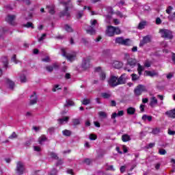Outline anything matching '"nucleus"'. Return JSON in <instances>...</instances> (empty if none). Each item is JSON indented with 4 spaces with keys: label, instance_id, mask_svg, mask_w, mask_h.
<instances>
[{
    "label": "nucleus",
    "instance_id": "obj_1",
    "mask_svg": "<svg viewBox=\"0 0 175 175\" xmlns=\"http://www.w3.org/2000/svg\"><path fill=\"white\" fill-rule=\"evenodd\" d=\"M61 5L64 6V10L59 13V17H67L69 18L70 17V12H69V9H73V3H72V0H68L67 1H61Z\"/></svg>",
    "mask_w": 175,
    "mask_h": 175
},
{
    "label": "nucleus",
    "instance_id": "obj_2",
    "mask_svg": "<svg viewBox=\"0 0 175 175\" xmlns=\"http://www.w3.org/2000/svg\"><path fill=\"white\" fill-rule=\"evenodd\" d=\"M61 51L62 57L66 58L67 61H70V62H73L76 59V57H77V53L75 51L67 53L65 49H62Z\"/></svg>",
    "mask_w": 175,
    "mask_h": 175
},
{
    "label": "nucleus",
    "instance_id": "obj_3",
    "mask_svg": "<svg viewBox=\"0 0 175 175\" xmlns=\"http://www.w3.org/2000/svg\"><path fill=\"white\" fill-rule=\"evenodd\" d=\"M125 83V79L124 77L121 76L118 78L117 77L111 76L110 78V86L111 87H117V85H120V84H124Z\"/></svg>",
    "mask_w": 175,
    "mask_h": 175
},
{
    "label": "nucleus",
    "instance_id": "obj_4",
    "mask_svg": "<svg viewBox=\"0 0 175 175\" xmlns=\"http://www.w3.org/2000/svg\"><path fill=\"white\" fill-rule=\"evenodd\" d=\"M159 33L161 38H165V39H173V33L172 31L166 29H161L159 30Z\"/></svg>",
    "mask_w": 175,
    "mask_h": 175
},
{
    "label": "nucleus",
    "instance_id": "obj_5",
    "mask_svg": "<svg viewBox=\"0 0 175 175\" xmlns=\"http://www.w3.org/2000/svg\"><path fill=\"white\" fill-rule=\"evenodd\" d=\"M135 94L137 96H140L142 93L147 92V87L144 86V85H139L134 90Z\"/></svg>",
    "mask_w": 175,
    "mask_h": 175
},
{
    "label": "nucleus",
    "instance_id": "obj_6",
    "mask_svg": "<svg viewBox=\"0 0 175 175\" xmlns=\"http://www.w3.org/2000/svg\"><path fill=\"white\" fill-rule=\"evenodd\" d=\"M90 62H91V59L89 57L83 59L81 64V68L82 69H83V70H87V69H90L91 66Z\"/></svg>",
    "mask_w": 175,
    "mask_h": 175
},
{
    "label": "nucleus",
    "instance_id": "obj_7",
    "mask_svg": "<svg viewBox=\"0 0 175 175\" xmlns=\"http://www.w3.org/2000/svg\"><path fill=\"white\" fill-rule=\"evenodd\" d=\"M14 20H16V15L8 14L5 18V21L10 24V25H16V22Z\"/></svg>",
    "mask_w": 175,
    "mask_h": 175
},
{
    "label": "nucleus",
    "instance_id": "obj_8",
    "mask_svg": "<svg viewBox=\"0 0 175 175\" xmlns=\"http://www.w3.org/2000/svg\"><path fill=\"white\" fill-rule=\"evenodd\" d=\"M16 173L19 175L24 174V164L21 161L16 163Z\"/></svg>",
    "mask_w": 175,
    "mask_h": 175
},
{
    "label": "nucleus",
    "instance_id": "obj_9",
    "mask_svg": "<svg viewBox=\"0 0 175 175\" xmlns=\"http://www.w3.org/2000/svg\"><path fill=\"white\" fill-rule=\"evenodd\" d=\"M121 33V29L119 27H116L110 26V36H113V35H120Z\"/></svg>",
    "mask_w": 175,
    "mask_h": 175
},
{
    "label": "nucleus",
    "instance_id": "obj_10",
    "mask_svg": "<svg viewBox=\"0 0 175 175\" xmlns=\"http://www.w3.org/2000/svg\"><path fill=\"white\" fill-rule=\"evenodd\" d=\"M38 103V96H36V92H33V94L30 96L29 105L33 106V105H36Z\"/></svg>",
    "mask_w": 175,
    "mask_h": 175
},
{
    "label": "nucleus",
    "instance_id": "obj_11",
    "mask_svg": "<svg viewBox=\"0 0 175 175\" xmlns=\"http://www.w3.org/2000/svg\"><path fill=\"white\" fill-rule=\"evenodd\" d=\"M46 9H47L49 14H51L52 16H53V14H55V5L51 4V5H46Z\"/></svg>",
    "mask_w": 175,
    "mask_h": 175
},
{
    "label": "nucleus",
    "instance_id": "obj_12",
    "mask_svg": "<svg viewBox=\"0 0 175 175\" xmlns=\"http://www.w3.org/2000/svg\"><path fill=\"white\" fill-rule=\"evenodd\" d=\"M150 107H157L158 106V99H157V97L152 96L150 98Z\"/></svg>",
    "mask_w": 175,
    "mask_h": 175
},
{
    "label": "nucleus",
    "instance_id": "obj_13",
    "mask_svg": "<svg viewBox=\"0 0 175 175\" xmlns=\"http://www.w3.org/2000/svg\"><path fill=\"white\" fill-rule=\"evenodd\" d=\"M111 66L116 69H120V68H122V64L119 61L113 60L111 62Z\"/></svg>",
    "mask_w": 175,
    "mask_h": 175
},
{
    "label": "nucleus",
    "instance_id": "obj_14",
    "mask_svg": "<svg viewBox=\"0 0 175 175\" xmlns=\"http://www.w3.org/2000/svg\"><path fill=\"white\" fill-rule=\"evenodd\" d=\"M151 42V38H150V36H146L143 38V40L139 43V46L142 47L146 44V43H150Z\"/></svg>",
    "mask_w": 175,
    "mask_h": 175
},
{
    "label": "nucleus",
    "instance_id": "obj_15",
    "mask_svg": "<svg viewBox=\"0 0 175 175\" xmlns=\"http://www.w3.org/2000/svg\"><path fill=\"white\" fill-rule=\"evenodd\" d=\"M136 59L129 58L127 59V65L130 66V68H135L136 66Z\"/></svg>",
    "mask_w": 175,
    "mask_h": 175
},
{
    "label": "nucleus",
    "instance_id": "obj_16",
    "mask_svg": "<svg viewBox=\"0 0 175 175\" xmlns=\"http://www.w3.org/2000/svg\"><path fill=\"white\" fill-rule=\"evenodd\" d=\"M144 76H149L150 77H154V76H157L158 75V72H157L155 70H146L144 72Z\"/></svg>",
    "mask_w": 175,
    "mask_h": 175
},
{
    "label": "nucleus",
    "instance_id": "obj_17",
    "mask_svg": "<svg viewBox=\"0 0 175 175\" xmlns=\"http://www.w3.org/2000/svg\"><path fill=\"white\" fill-rule=\"evenodd\" d=\"M68 106H75V101L72 98L67 99L66 104L64 105V107H68Z\"/></svg>",
    "mask_w": 175,
    "mask_h": 175
},
{
    "label": "nucleus",
    "instance_id": "obj_18",
    "mask_svg": "<svg viewBox=\"0 0 175 175\" xmlns=\"http://www.w3.org/2000/svg\"><path fill=\"white\" fill-rule=\"evenodd\" d=\"M122 116H124V111H118V113H113L111 115V118L112 120H114V118H117V117H122Z\"/></svg>",
    "mask_w": 175,
    "mask_h": 175
},
{
    "label": "nucleus",
    "instance_id": "obj_19",
    "mask_svg": "<svg viewBox=\"0 0 175 175\" xmlns=\"http://www.w3.org/2000/svg\"><path fill=\"white\" fill-rule=\"evenodd\" d=\"M165 114L170 118H175V109L165 112Z\"/></svg>",
    "mask_w": 175,
    "mask_h": 175
},
{
    "label": "nucleus",
    "instance_id": "obj_20",
    "mask_svg": "<svg viewBox=\"0 0 175 175\" xmlns=\"http://www.w3.org/2000/svg\"><path fill=\"white\" fill-rule=\"evenodd\" d=\"M144 71V66L140 65V64H137V72L139 76L143 75V72Z\"/></svg>",
    "mask_w": 175,
    "mask_h": 175
},
{
    "label": "nucleus",
    "instance_id": "obj_21",
    "mask_svg": "<svg viewBox=\"0 0 175 175\" xmlns=\"http://www.w3.org/2000/svg\"><path fill=\"white\" fill-rule=\"evenodd\" d=\"M122 141L124 142V143L131 141V136H129L128 134H124L122 135Z\"/></svg>",
    "mask_w": 175,
    "mask_h": 175
},
{
    "label": "nucleus",
    "instance_id": "obj_22",
    "mask_svg": "<svg viewBox=\"0 0 175 175\" xmlns=\"http://www.w3.org/2000/svg\"><path fill=\"white\" fill-rule=\"evenodd\" d=\"M135 113H136V109L134 107H131L127 109V114H129V116H133Z\"/></svg>",
    "mask_w": 175,
    "mask_h": 175
},
{
    "label": "nucleus",
    "instance_id": "obj_23",
    "mask_svg": "<svg viewBox=\"0 0 175 175\" xmlns=\"http://www.w3.org/2000/svg\"><path fill=\"white\" fill-rule=\"evenodd\" d=\"M6 83H7V84H8L10 85V90H14L15 83L13 81L10 80L9 79H7Z\"/></svg>",
    "mask_w": 175,
    "mask_h": 175
},
{
    "label": "nucleus",
    "instance_id": "obj_24",
    "mask_svg": "<svg viewBox=\"0 0 175 175\" xmlns=\"http://www.w3.org/2000/svg\"><path fill=\"white\" fill-rule=\"evenodd\" d=\"M90 29H87L86 32L87 33H88L89 35H95L96 33V31L95 30V29L92 27H90Z\"/></svg>",
    "mask_w": 175,
    "mask_h": 175
},
{
    "label": "nucleus",
    "instance_id": "obj_25",
    "mask_svg": "<svg viewBox=\"0 0 175 175\" xmlns=\"http://www.w3.org/2000/svg\"><path fill=\"white\" fill-rule=\"evenodd\" d=\"M47 140V137L46 135H42L38 138L39 144H43V142H46Z\"/></svg>",
    "mask_w": 175,
    "mask_h": 175
},
{
    "label": "nucleus",
    "instance_id": "obj_26",
    "mask_svg": "<svg viewBox=\"0 0 175 175\" xmlns=\"http://www.w3.org/2000/svg\"><path fill=\"white\" fill-rule=\"evenodd\" d=\"M146 25H147V22L142 21L139 23L137 28L138 29H144Z\"/></svg>",
    "mask_w": 175,
    "mask_h": 175
},
{
    "label": "nucleus",
    "instance_id": "obj_27",
    "mask_svg": "<svg viewBox=\"0 0 175 175\" xmlns=\"http://www.w3.org/2000/svg\"><path fill=\"white\" fill-rule=\"evenodd\" d=\"M59 124H64V122H68L69 121V117L66 116L63 118L58 119Z\"/></svg>",
    "mask_w": 175,
    "mask_h": 175
},
{
    "label": "nucleus",
    "instance_id": "obj_28",
    "mask_svg": "<svg viewBox=\"0 0 175 175\" xmlns=\"http://www.w3.org/2000/svg\"><path fill=\"white\" fill-rule=\"evenodd\" d=\"M98 117L99 118H107V113L105 111H99L98 112Z\"/></svg>",
    "mask_w": 175,
    "mask_h": 175
},
{
    "label": "nucleus",
    "instance_id": "obj_29",
    "mask_svg": "<svg viewBox=\"0 0 175 175\" xmlns=\"http://www.w3.org/2000/svg\"><path fill=\"white\" fill-rule=\"evenodd\" d=\"M142 120H144V121H152V116H147V115H144L143 116H142Z\"/></svg>",
    "mask_w": 175,
    "mask_h": 175
},
{
    "label": "nucleus",
    "instance_id": "obj_30",
    "mask_svg": "<svg viewBox=\"0 0 175 175\" xmlns=\"http://www.w3.org/2000/svg\"><path fill=\"white\" fill-rule=\"evenodd\" d=\"M24 27H25V28H31V29H33L35 28V27L33 26V23L31 22H27V24L24 25Z\"/></svg>",
    "mask_w": 175,
    "mask_h": 175
},
{
    "label": "nucleus",
    "instance_id": "obj_31",
    "mask_svg": "<svg viewBox=\"0 0 175 175\" xmlns=\"http://www.w3.org/2000/svg\"><path fill=\"white\" fill-rule=\"evenodd\" d=\"M123 46H129L131 44L130 39H123V43L122 44Z\"/></svg>",
    "mask_w": 175,
    "mask_h": 175
},
{
    "label": "nucleus",
    "instance_id": "obj_32",
    "mask_svg": "<svg viewBox=\"0 0 175 175\" xmlns=\"http://www.w3.org/2000/svg\"><path fill=\"white\" fill-rule=\"evenodd\" d=\"M64 28L66 32H73V29L69 25H65Z\"/></svg>",
    "mask_w": 175,
    "mask_h": 175
},
{
    "label": "nucleus",
    "instance_id": "obj_33",
    "mask_svg": "<svg viewBox=\"0 0 175 175\" xmlns=\"http://www.w3.org/2000/svg\"><path fill=\"white\" fill-rule=\"evenodd\" d=\"M83 14H84L83 10L78 11L77 14V19L81 18V17H83Z\"/></svg>",
    "mask_w": 175,
    "mask_h": 175
},
{
    "label": "nucleus",
    "instance_id": "obj_34",
    "mask_svg": "<svg viewBox=\"0 0 175 175\" xmlns=\"http://www.w3.org/2000/svg\"><path fill=\"white\" fill-rule=\"evenodd\" d=\"M91 103V100L88 98H84L82 101V105L87 106V105H90Z\"/></svg>",
    "mask_w": 175,
    "mask_h": 175
},
{
    "label": "nucleus",
    "instance_id": "obj_35",
    "mask_svg": "<svg viewBox=\"0 0 175 175\" xmlns=\"http://www.w3.org/2000/svg\"><path fill=\"white\" fill-rule=\"evenodd\" d=\"M123 42H124V38L122 37L117 38L116 39V43H118L119 44H122Z\"/></svg>",
    "mask_w": 175,
    "mask_h": 175
},
{
    "label": "nucleus",
    "instance_id": "obj_36",
    "mask_svg": "<svg viewBox=\"0 0 175 175\" xmlns=\"http://www.w3.org/2000/svg\"><path fill=\"white\" fill-rule=\"evenodd\" d=\"M72 124L73 125H75V126L77 125H80V120L77 119V118H74L72 119Z\"/></svg>",
    "mask_w": 175,
    "mask_h": 175
},
{
    "label": "nucleus",
    "instance_id": "obj_37",
    "mask_svg": "<svg viewBox=\"0 0 175 175\" xmlns=\"http://www.w3.org/2000/svg\"><path fill=\"white\" fill-rule=\"evenodd\" d=\"M62 133L64 136H70L72 135V132L69 130H64L62 131Z\"/></svg>",
    "mask_w": 175,
    "mask_h": 175
},
{
    "label": "nucleus",
    "instance_id": "obj_38",
    "mask_svg": "<svg viewBox=\"0 0 175 175\" xmlns=\"http://www.w3.org/2000/svg\"><path fill=\"white\" fill-rule=\"evenodd\" d=\"M21 83H27V77L25 75H22L20 77Z\"/></svg>",
    "mask_w": 175,
    "mask_h": 175
},
{
    "label": "nucleus",
    "instance_id": "obj_39",
    "mask_svg": "<svg viewBox=\"0 0 175 175\" xmlns=\"http://www.w3.org/2000/svg\"><path fill=\"white\" fill-rule=\"evenodd\" d=\"M99 76H100V80H105V79H106V73L103 71L100 72Z\"/></svg>",
    "mask_w": 175,
    "mask_h": 175
},
{
    "label": "nucleus",
    "instance_id": "obj_40",
    "mask_svg": "<svg viewBox=\"0 0 175 175\" xmlns=\"http://www.w3.org/2000/svg\"><path fill=\"white\" fill-rule=\"evenodd\" d=\"M46 70H47V72H49L50 73H51V72H53V70H54V68L53 67V66H46L45 67Z\"/></svg>",
    "mask_w": 175,
    "mask_h": 175
},
{
    "label": "nucleus",
    "instance_id": "obj_41",
    "mask_svg": "<svg viewBox=\"0 0 175 175\" xmlns=\"http://www.w3.org/2000/svg\"><path fill=\"white\" fill-rule=\"evenodd\" d=\"M57 90H62V88H59V85H55L52 89L53 92H56Z\"/></svg>",
    "mask_w": 175,
    "mask_h": 175
},
{
    "label": "nucleus",
    "instance_id": "obj_42",
    "mask_svg": "<svg viewBox=\"0 0 175 175\" xmlns=\"http://www.w3.org/2000/svg\"><path fill=\"white\" fill-rule=\"evenodd\" d=\"M152 133L154 135H158V133H161V129L155 128L152 130Z\"/></svg>",
    "mask_w": 175,
    "mask_h": 175
},
{
    "label": "nucleus",
    "instance_id": "obj_43",
    "mask_svg": "<svg viewBox=\"0 0 175 175\" xmlns=\"http://www.w3.org/2000/svg\"><path fill=\"white\" fill-rule=\"evenodd\" d=\"M51 158H52L53 159H59L58 155H57L55 154V152H51Z\"/></svg>",
    "mask_w": 175,
    "mask_h": 175
},
{
    "label": "nucleus",
    "instance_id": "obj_44",
    "mask_svg": "<svg viewBox=\"0 0 175 175\" xmlns=\"http://www.w3.org/2000/svg\"><path fill=\"white\" fill-rule=\"evenodd\" d=\"M89 139L91 140H96L98 139V135L95 134H90L89 136Z\"/></svg>",
    "mask_w": 175,
    "mask_h": 175
},
{
    "label": "nucleus",
    "instance_id": "obj_45",
    "mask_svg": "<svg viewBox=\"0 0 175 175\" xmlns=\"http://www.w3.org/2000/svg\"><path fill=\"white\" fill-rule=\"evenodd\" d=\"M105 35L107 36H110V25H107V29L105 31Z\"/></svg>",
    "mask_w": 175,
    "mask_h": 175
},
{
    "label": "nucleus",
    "instance_id": "obj_46",
    "mask_svg": "<svg viewBox=\"0 0 175 175\" xmlns=\"http://www.w3.org/2000/svg\"><path fill=\"white\" fill-rule=\"evenodd\" d=\"M101 96L104 98V99H109V98H110V94L107 93H101Z\"/></svg>",
    "mask_w": 175,
    "mask_h": 175
},
{
    "label": "nucleus",
    "instance_id": "obj_47",
    "mask_svg": "<svg viewBox=\"0 0 175 175\" xmlns=\"http://www.w3.org/2000/svg\"><path fill=\"white\" fill-rule=\"evenodd\" d=\"M42 62H51V59H50V57L46 56L45 58L42 59Z\"/></svg>",
    "mask_w": 175,
    "mask_h": 175
},
{
    "label": "nucleus",
    "instance_id": "obj_48",
    "mask_svg": "<svg viewBox=\"0 0 175 175\" xmlns=\"http://www.w3.org/2000/svg\"><path fill=\"white\" fill-rule=\"evenodd\" d=\"M131 77H132L133 81H136V80H139V76H137V75L136 74H133Z\"/></svg>",
    "mask_w": 175,
    "mask_h": 175
},
{
    "label": "nucleus",
    "instance_id": "obj_49",
    "mask_svg": "<svg viewBox=\"0 0 175 175\" xmlns=\"http://www.w3.org/2000/svg\"><path fill=\"white\" fill-rule=\"evenodd\" d=\"M172 10H173V7L168 6L167 8L166 9L165 12H166V13H167V14H170V13H172Z\"/></svg>",
    "mask_w": 175,
    "mask_h": 175
},
{
    "label": "nucleus",
    "instance_id": "obj_50",
    "mask_svg": "<svg viewBox=\"0 0 175 175\" xmlns=\"http://www.w3.org/2000/svg\"><path fill=\"white\" fill-rule=\"evenodd\" d=\"M144 66H145V68H150V66H151V62L146 60L144 62Z\"/></svg>",
    "mask_w": 175,
    "mask_h": 175
},
{
    "label": "nucleus",
    "instance_id": "obj_51",
    "mask_svg": "<svg viewBox=\"0 0 175 175\" xmlns=\"http://www.w3.org/2000/svg\"><path fill=\"white\" fill-rule=\"evenodd\" d=\"M11 61L12 62H14V64H18V62L17 61V59H16V55H14L11 59Z\"/></svg>",
    "mask_w": 175,
    "mask_h": 175
},
{
    "label": "nucleus",
    "instance_id": "obj_52",
    "mask_svg": "<svg viewBox=\"0 0 175 175\" xmlns=\"http://www.w3.org/2000/svg\"><path fill=\"white\" fill-rule=\"evenodd\" d=\"M9 139H16L17 138V134H16V132H13L11 135L9 136Z\"/></svg>",
    "mask_w": 175,
    "mask_h": 175
},
{
    "label": "nucleus",
    "instance_id": "obj_53",
    "mask_svg": "<svg viewBox=\"0 0 175 175\" xmlns=\"http://www.w3.org/2000/svg\"><path fill=\"white\" fill-rule=\"evenodd\" d=\"M168 20H170V21L175 20V12L173 13L172 15L168 16Z\"/></svg>",
    "mask_w": 175,
    "mask_h": 175
},
{
    "label": "nucleus",
    "instance_id": "obj_54",
    "mask_svg": "<svg viewBox=\"0 0 175 175\" xmlns=\"http://www.w3.org/2000/svg\"><path fill=\"white\" fill-rule=\"evenodd\" d=\"M84 163H86V165H91V159H85L83 161Z\"/></svg>",
    "mask_w": 175,
    "mask_h": 175
},
{
    "label": "nucleus",
    "instance_id": "obj_55",
    "mask_svg": "<svg viewBox=\"0 0 175 175\" xmlns=\"http://www.w3.org/2000/svg\"><path fill=\"white\" fill-rule=\"evenodd\" d=\"M159 153L160 155H165V154H166V150L164 149H159Z\"/></svg>",
    "mask_w": 175,
    "mask_h": 175
},
{
    "label": "nucleus",
    "instance_id": "obj_56",
    "mask_svg": "<svg viewBox=\"0 0 175 175\" xmlns=\"http://www.w3.org/2000/svg\"><path fill=\"white\" fill-rule=\"evenodd\" d=\"M115 14H116V16H118V17H120V18H122V17H124V14H122V13H121L120 11L115 12Z\"/></svg>",
    "mask_w": 175,
    "mask_h": 175
},
{
    "label": "nucleus",
    "instance_id": "obj_57",
    "mask_svg": "<svg viewBox=\"0 0 175 175\" xmlns=\"http://www.w3.org/2000/svg\"><path fill=\"white\" fill-rule=\"evenodd\" d=\"M47 36V34L43 33L41 37L38 39V42H42V40H44V38Z\"/></svg>",
    "mask_w": 175,
    "mask_h": 175
},
{
    "label": "nucleus",
    "instance_id": "obj_58",
    "mask_svg": "<svg viewBox=\"0 0 175 175\" xmlns=\"http://www.w3.org/2000/svg\"><path fill=\"white\" fill-rule=\"evenodd\" d=\"M162 21L161 20V18H156V24L157 25H159V24H161Z\"/></svg>",
    "mask_w": 175,
    "mask_h": 175
},
{
    "label": "nucleus",
    "instance_id": "obj_59",
    "mask_svg": "<svg viewBox=\"0 0 175 175\" xmlns=\"http://www.w3.org/2000/svg\"><path fill=\"white\" fill-rule=\"evenodd\" d=\"M122 150L124 154H126V152H128V147H126V146H122Z\"/></svg>",
    "mask_w": 175,
    "mask_h": 175
},
{
    "label": "nucleus",
    "instance_id": "obj_60",
    "mask_svg": "<svg viewBox=\"0 0 175 175\" xmlns=\"http://www.w3.org/2000/svg\"><path fill=\"white\" fill-rule=\"evenodd\" d=\"M50 174H51V175H55V174H57V170H56L55 168H53V169L51 170Z\"/></svg>",
    "mask_w": 175,
    "mask_h": 175
},
{
    "label": "nucleus",
    "instance_id": "obj_61",
    "mask_svg": "<svg viewBox=\"0 0 175 175\" xmlns=\"http://www.w3.org/2000/svg\"><path fill=\"white\" fill-rule=\"evenodd\" d=\"M33 148L34 151H37V152H40L41 151L40 147L39 146H34Z\"/></svg>",
    "mask_w": 175,
    "mask_h": 175
},
{
    "label": "nucleus",
    "instance_id": "obj_62",
    "mask_svg": "<svg viewBox=\"0 0 175 175\" xmlns=\"http://www.w3.org/2000/svg\"><path fill=\"white\" fill-rule=\"evenodd\" d=\"M168 135H171L172 136H173L175 135V131L168 129Z\"/></svg>",
    "mask_w": 175,
    "mask_h": 175
},
{
    "label": "nucleus",
    "instance_id": "obj_63",
    "mask_svg": "<svg viewBox=\"0 0 175 175\" xmlns=\"http://www.w3.org/2000/svg\"><path fill=\"white\" fill-rule=\"evenodd\" d=\"M85 126H91V122L90 120H86L85 122Z\"/></svg>",
    "mask_w": 175,
    "mask_h": 175
},
{
    "label": "nucleus",
    "instance_id": "obj_64",
    "mask_svg": "<svg viewBox=\"0 0 175 175\" xmlns=\"http://www.w3.org/2000/svg\"><path fill=\"white\" fill-rule=\"evenodd\" d=\"M67 173L68 174L75 175V172H73V170L72 169L68 170H67Z\"/></svg>",
    "mask_w": 175,
    "mask_h": 175
}]
</instances>
